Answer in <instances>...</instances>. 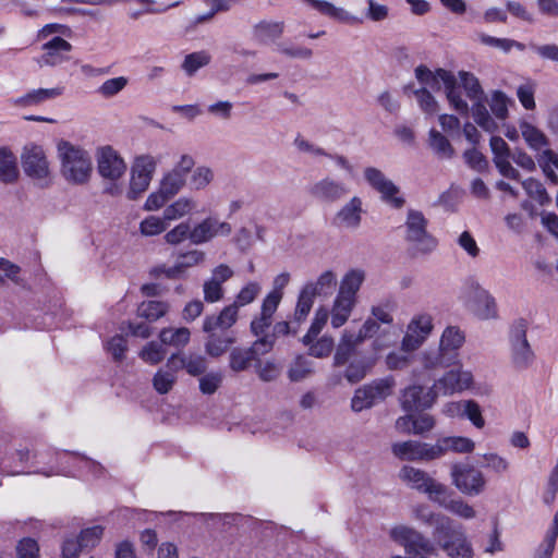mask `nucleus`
Here are the masks:
<instances>
[{"label":"nucleus","mask_w":558,"mask_h":558,"mask_svg":"<svg viewBox=\"0 0 558 558\" xmlns=\"http://www.w3.org/2000/svg\"><path fill=\"white\" fill-rule=\"evenodd\" d=\"M439 535L435 537L448 558H474L475 550L461 523L452 518L440 519Z\"/></svg>","instance_id":"obj_4"},{"label":"nucleus","mask_w":558,"mask_h":558,"mask_svg":"<svg viewBox=\"0 0 558 558\" xmlns=\"http://www.w3.org/2000/svg\"><path fill=\"white\" fill-rule=\"evenodd\" d=\"M205 342V352L211 357L223 355L235 339L229 335L207 333Z\"/></svg>","instance_id":"obj_43"},{"label":"nucleus","mask_w":558,"mask_h":558,"mask_svg":"<svg viewBox=\"0 0 558 558\" xmlns=\"http://www.w3.org/2000/svg\"><path fill=\"white\" fill-rule=\"evenodd\" d=\"M314 300L315 296L302 288L293 313V324L300 326L306 319L313 307Z\"/></svg>","instance_id":"obj_48"},{"label":"nucleus","mask_w":558,"mask_h":558,"mask_svg":"<svg viewBox=\"0 0 558 558\" xmlns=\"http://www.w3.org/2000/svg\"><path fill=\"white\" fill-rule=\"evenodd\" d=\"M284 32V22L282 21H260L253 26L252 37L260 44L266 45L276 41Z\"/></svg>","instance_id":"obj_32"},{"label":"nucleus","mask_w":558,"mask_h":558,"mask_svg":"<svg viewBox=\"0 0 558 558\" xmlns=\"http://www.w3.org/2000/svg\"><path fill=\"white\" fill-rule=\"evenodd\" d=\"M374 362L365 360H353L349 363L344 372V377L350 384L361 381L373 366Z\"/></svg>","instance_id":"obj_50"},{"label":"nucleus","mask_w":558,"mask_h":558,"mask_svg":"<svg viewBox=\"0 0 558 558\" xmlns=\"http://www.w3.org/2000/svg\"><path fill=\"white\" fill-rule=\"evenodd\" d=\"M527 329L529 322L524 318L515 319L509 329V360L517 371H525L535 362V353L526 337Z\"/></svg>","instance_id":"obj_7"},{"label":"nucleus","mask_w":558,"mask_h":558,"mask_svg":"<svg viewBox=\"0 0 558 558\" xmlns=\"http://www.w3.org/2000/svg\"><path fill=\"white\" fill-rule=\"evenodd\" d=\"M192 229L189 221L180 222L167 231L163 239L170 245H179L185 240L191 241Z\"/></svg>","instance_id":"obj_53"},{"label":"nucleus","mask_w":558,"mask_h":558,"mask_svg":"<svg viewBox=\"0 0 558 558\" xmlns=\"http://www.w3.org/2000/svg\"><path fill=\"white\" fill-rule=\"evenodd\" d=\"M510 99L500 90H494L490 95L489 107L493 114L499 119L505 120L508 117V104Z\"/></svg>","instance_id":"obj_57"},{"label":"nucleus","mask_w":558,"mask_h":558,"mask_svg":"<svg viewBox=\"0 0 558 558\" xmlns=\"http://www.w3.org/2000/svg\"><path fill=\"white\" fill-rule=\"evenodd\" d=\"M451 484L464 496L477 497L487 488L485 474L470 464L454 463L450 468Z\"/></svg>","instance_id":"obj_14"},{"label":"nucleus","mask_w":558,"mask_h":558,"mask_svg":"<svg viewBox=\"0 0 558 558\" xmlns=\"http://www.w3.org/2000/svg\"><path fill=\"white\" fill-rule=\"evenodd\" d=\"M390 538L403 546L408 554H434L435 547L433 543L421 532L412 526L399 524L389 531Z\"/></svg>","instance_id":"obj_16"},{"label":"nucleus","mask_w":558,"mask_h":558,"mask_svg":"<svg viewBox=\"0 0 558 558\" xmlns=\"http://www.w3.org/2000/svg\"><path fill=\"white\" fill-rule=\"evenodd\" d=\"M169 366L178 371L185 368L191 376H199L206 372L207 363L201 355L186 356L182 353H173L169 357Z\"/></svg>","instance_id":"obj_33"},{"label":"nucleus","mask_w":558,"mask_h":558,"mask_svg":"<svg viewBox=\"0 0 558 558\" xmlns=\"http://www.w3.org/2000/svg\"><path fill=\"white\" fill-rule=\"evenodd\" d=\"M458 77L466 97L472 101L471 112L475 123L484 131L495 133L498 124L486 108V95L478 78L468 71H460Z\"/></svg>","instance_id":"obj_5"},{"label":"nucleus","mask_w":558,"mask_h":558,"mask_svg":"<svg viewBox=\"0 0 558 558\" xmlns=\"http://www.w3.org/2000/svg\"><path fill=\"white\" fill-rule=\"evenodd\" d=\"M185 184V177L179 170H172L161 181L160 187L171 197L174 196Z\"/></svg>","instance_id":"obj_59"},{"label":"nucleus","mask_w":558,"mask_h":558,"mask_svg":"<svg viewBox=\"0 0 558 558\" xmlns=\"http://www.w3.org/2000/svg\"><path fill=\"white\" fill-rule=\"evenodd\" d=\"M336 282V274L331 270H326L319 275L316 281L308 282L303 288L316 298L330 294Z\"/></svg>","instance_id":"obj_42"},{"label":"nucleus","mask_w":558,"mask_h":558,"mask_svg":"<svg viewBox=\"0 0 558 558\" xmlns=\"http://www.w3.org/2000/svg\"><path fill=\"white\" fill-rule=\"evenodd\" d=\"M415 99L421 108L427 114H435L439 110V105L432 93L425 87L414 90Z\"/></svg>","instance_id":"obj_58"},{"label":"nucleus","mask_w":558,"mask_h":558,"mask_svg":"<svg viewBox=\"0 0 558 558\" xmlns=\"http://www.w3.org/2000/svg\"><path fill=\"white\" fill-rule=\"evenodd\" d=\"M97 169L100 177L110 181L121 179L126 171V163L111 146L100 147L96 154Z\"/></svg>","instance_id":"obj_22"},{"label":"nucleus","mask_w":558,"mask_h":558,"mask_svg":"<svg viewBox=\"0 0 558 558\" xmlns=\"http://www.w3.org/2000/svg\"><path fill=\"white\" fill-rule=\"evenodd\" d=\"M191 243L194 245L208 243L217 236H229L232 232V227L229 222L214 216L206 217L191 227Z\"/></svg>","instance_id":"obj_21"},{"label":"nucleus","mask_w":558,"mask_h":558,"mask_svg":"<svg viewBox=\"0 0 558 558\" xmlns=\"http://www.w3.org/2000/svg\"><path fill=\"white\" fill-rule=\"evenodd\" d=\"M106 350L114 361H122L128 350L126 339L121 335L113 336L106 344Z\"/></svg>","instance_id":"obj_64"},{"label":"nucleus","mask_w":558,"mask_h":558,"mask_svg":"<svg viewBox=\"0 0 558 558\" xmlns=\"http://www.w3.org/2000/svg\"><path fill=\"white\" fill-rule=\"evenodd\" d=\"M411 515L414 520L434 526L433 535L436 537L439 535V526L441 524L440 519L449 518L446 514L442 513H436L433 510H430L429 506L426 504H417L412 507L411 509Z\"/></svg>","instance_id":"obj_39"},{"label":"nucleus","mask_w":558,"mask_h":558,"mask_svg":"<svg viewBox=\"0 0 558 558\" xmlns=\"http://www.w3.org/2000/svg\"><path fill=\"white\" fill-rule=\"evenodd\" d=\"M57 155L62 178L72 185H85L93 174L89 153L73 142H59Z\"/></svg>","instance_id":"obj_2"},{"label":"nucleus","mask_w":558,"mask_h":558,"mask_svg":"<svg viewBox=\"0 0 558 558\" xmlns=\"http://www.w3.org/2000/svg\"><path fill=\"white\" fill-rule=\"evenodd\" d=\"M414 74L422 87L426 89L440 90L444 87L450 107L460 114L469 113V104L462 97L457 76L452 72L445 69L432 71L421 64L415 69Z\"/></svg>","instance_id":"obj_3"},{"label":"nucleus","mask_w":558,"mask_h":558,"mask_svg":"<svg viewBox=\"0 0 558 558\" xmlns=\"http://www.w3.org/2000/svg\"><path fill=\"white\" fill-rule=\"evenodd\" d=\"M311 195L319 201L336 202L349 193L348 186L331 178H324L311 186Z\"/></svg>","instance_id":"obj_28"},{"label":"nucleus","mask_w":558,"mask_h":558,"mask_svg":"<svg viewBox=\"0 0 558 558\" xmlns=\"http://www.w3.org/2000/svg\"><path fill=\"white\" fill-rule=\"evenodd\" d=\"M20 178V170L15 155L5 147L0 148V181L13 184Z\"/></svg>","instance_id":"obj_36"},{"label":"nucleus","mask_w":558,"mask_h":558,"mask_svg":"<svg viewBox=\"0 0 558 558\" xmlns=\"http://www.w3.org/2000/svg\"><path fill=\"white\" fill-rule=\"evenodd\" d=\"M365 278L366 274L361 268H352L341 278L329 312L330 324L333 328H340L349 320L357 304V294Z\"/></svg>","instance_id":"obj_1"},{"label":"nucleus","mask_w":558,"mask_h":558,"mask_svg":"<svg viewBox=\"0 0 558 558\" xmlns=\"http://www.w3.org/2000/svg\"><path fill=\"white\" fill-rule=\"evenodd\" d=\"M62 92L63 89L61 87L33 89L19 97L15 100V104L21 107L37 106L47 100L59 97Z\"/></svg>","instance_id":"obj_38"},{"label":"nucleus","mask_w":558,"mask_h":558,"mask_svg":"<svg viewBox=\"0 0 558 558\" xmlns=\"http://www.w3.org/2000/svg\"><path fill=\"white\" fill-rule=\"evenodd\" d=\"M72 45L60 36H54L41 46L43 54L36 58L39 68L59 66L70 60Z\"/></svg>","instance_id":"obj_23"},{"label":"nucleus","mask_w":558,"mask_h":558,"mask_svg":"<svg viewBox=\"0 0 558 558\" xmlns=\"http://www.w3.org/2000/svg\"><path fill=\"white\" fill-rule=\"evenodd\" d=\"M398 477L408 488L425 494L433 502L448 494V487L445 484L435 480L426 471L412 465H403L399 470Z\"/></svg>","instance_id":"obj_9"},{"label":"nucleus","mask_w":558,"mask_h":558,"mask_svg":"<svg viewBox=\"0 0 558 558\" xmlns=\"http://www.w3.org/2000/svg\"><path fill=\"white\" fill-rule=\"evenodd\" d=\"M235 305H228L218 315H207L203 320L202 330L205 333H218L230 329L238 320Z\"/></svg>","instance_id":"obj_29"},{"label":"nucleus","mask_w":558,"mask_h":558,"mask_svg":"<svg viewBox=\"0 0 558 558\" xmlns=\"http://www.w3.org/2000/svg\"><path fill=\"white\" fill-rule=\"evenodd\" d=\"M211 57L206 51H197L185 56L182 69L189 76H193L199 69L209 64Z\"/></svg>","instance_id":"obj_49"},{"label":"nucleus","mask_w":558,"mask_h":558,"mask_svg":"<svg viewBox=\"0 0 558 558\" xmlns=\"http://www.w3.org/2000/svg\"><path fill=\"white\" fill-rule=\"evenodd\" d=\"M374 396L367 385L355 390L351 400V408L354 412H361L375 405Z\"/></svg>","instance_id":"obj_56"},{"label":"nucleus","mask_w":558,"mask_h":558,"mask_svg":"<svg viewBox=\"0 0 558 558\" xmlns=\"http://www.w3.org/2000/svg\"><path fill=\"white\" fill-rule=\"evenodd\" d=\"M169 311V304L162 301H144L137 308V315L148 322H156Z\"/></svg>","instance_id":"obj_45"},{"label":"nucleus","mask_w":558,"mask_h":558,"mask_svg":"<svg viewBox=\"0 0 558 558\" xmlns=\"http://www.w3.org/2000/svg\"><path fill=\"white\" fill-rule=\"evenodd\" d=\"M178 369H173L169 366V359L167 360V364L165 367L159 368L153 377V387L154 389L160 393H168L177 383V373Z\"/></svg>","instance_id":"obj_40"},{"label":"nucleus","mask_w":558,"mask_h":558,"mask_svg":"<svg viewBox=\"0 0 558 558\" xmlns=\"http://www.w3.org/2000/svg\"><path fill=\"white\" fill-rule=\"evenodd\" d=\"M272 350L270 337L258 338L250 348H233L229 355V366L233 372L246 371L257 355L268 353Z\"/></svg>","instance_id":"obj_20"},{"label":"nucleus","mask_w":558,"mask_h":558,"mask_svg":"<svg viewBox=\"0 0 558 558\" xmlns=\"http://www.w3.org/2000/svg\"><path fill=\"white\" fill-rule=\"evenodd\" d=\"M463 303L465 308L481 320L495 319L498 316L496 299L477 281L470 280L463 290Z\"/></svg>","instance_id":"obj_8"},{"label":"nucleus","mask_w":558,"mask_h":558,"mask_svg":"<svg viewBox=\"0 0 558 558\" xmlns=\"http://www.w3.org/2000/svg\"><path fill=\"white\" fill-rule=\"evenodd\" d=\"M260 291V283L256 281H250L239 291L235 296V301L231 305H235L236 312L239 313V308L254 302Z\"/></svg>","instance_id":"obj_52"},{"label":"nucleus","mask_w":558,"mask_h":558,"mask_svg":"<svg viewBox=\"0 0 558 558\" xmlns=\"http://www.w3.org/2000/svg\"><path fill=\"white\" fill-rule=\"evenodd\" d=\"M466 165L477 172H483L487 169L488 162L484 155L476 148L472 147L463 154Z\"/></svg>","instance_id":"obj_63"},{"label":"nucleus","mask_w":558,"mask_h":558,"mask_svg":"<svg viewBox=\"0 0 558 558\" xmlns=\"http://www.w3.org/2000/svg\"><path fill=\"white\" fill-rule=\"evenodd\" d=\"M371 393L374 396L375 403L385 400L391 395L393 381L392 379H379L367 385Z\"/></svg>","instance_id":"obj_62"},{"label":"nucleus","mask_w":558,"mask_h":558,"mask_svg":"<svg viewBox=\"0 0 558 558\" xmlns=\"http://www.w3.org/2000/svg\"><path fill=\"white\" fill-rule=\"evenodd\" d=\"M436 504H438L440 507H442L445 510L449 511L453 515L470 521L477 517L476 509L469 504L466 500L457 497L448 499L447 495L441 496Z\"/></svg>","instance_id":"obj_35"},{"label":"nucleus","mask_w":558,"mask_h":558,"mask_svg":"<svg viewBox=\"0 0 558 558\" xmlns=\"http://www.w3.org/2000/svg\"><path fill=\"white\" fill-rule=\"evenodd\" d=\"M165 344L160 341L146 343L138 353V356L147 364L157 365L166 357Z\"/></svg>","instance_id":"obj_47"},{"label":"nucleus","mask_w":558,"mask_h":558,"mask_svg":"<svg viewBox=\"0 0 558 558\" xmlns=\"http://www.w3.org/2000/svg\"><path fill=\"white\" fill-rule=\"evenodd\" d=\"M290 281V275L282 272L274 279V289L263 299L260 313L251 322V331L259 336L271 326L272 317L283 296V289Z\"/></svg>","instance_id":"obj_10"},{"label":"nucleus","mask_w":558,"mask_h":558,"mask_svg":"<svg viewBox=\"0 0 558 558\" xmlns=\"http://www.w3.org/2000/svg\"><path fill=\"white\" fill-rule=\"evenodd\" d=\"M190 339H191V331L186 327H179V328L166 327V328H162L159 332V340L165 345L183 348L190 342Z\"/></svg>","instance_id":"obj_41"},{"label":"nucleus","mask_w":558,"mask_h":558,"mask_svg":"<svg viewBox=\"0 0 558 558\" xmlns=\"http://www.w3.org/2000/svg\"><path fill=\"white\" fill-rule=\"evenodd\" d=\"M275 51L292 59L308 60L313 56L312 49L303 46H295L289 43H278L276 45Z\"/></svg>","instance_id":"obj_54"},{"label":"nucleus","mask_w":558,"mask_h":558,"mask_svg":"<svg viewBox=\"0 0 558 558\" xmlns=\"http://www.w3.org/2000/svg\"><path fill=\"white\" fill-rule=\"evenodd\" d=\"M206 260V253L201 250H191L181 253L174 265L166 270V277L169 279H177L182 277L190 268L199 266Z\"/></svg>","instance_id":"obj_31"},{"label":"nucleus","mask_w":558,"mask_h":558,"mask_svg":"<svg viewBox=\"0 0 558 558\" xmlns=\"http://www.w3.org/2000/svg\"><path fill=\"white\" fill-rule=\"evenodd\" d=\"M363 174L368 185L380 194L385 203L393 208H401L404 205L405 201L400 195L399 187L379 169L367 167L364 169Z\"/></svg>","instance_id":"obj_18"},{"label":"nucleus","mask_w":558,"mask_h":558,"mask_svg":"<svg viewBox=\"0 0 558 558\" xmlns=\"http://www.w3.org/2000/svg\"><path fill=\"white\" fill-rule=\"evenodd\" d=\"M492 150L495 155V163L500 173L507 178L514 179L517 170L510 165V158L520 167L532 170L534 168L533 159L525 153L517 151L511 154L507 142H490Z\"/></svg>","instance_id":"obj_19"},{"label":"nucleus","mask_w":558,"mask_h":558,"mask_svg":"<svg viewBox=\"0 0 558 558\" xmlns=\"http://www.w3.org/2000/svg\"><path fill=\"white\" fill-rule=\"evenodd\" d=\"M313 369V362L302 355H299L291 363L288 369V377L291 381H301L312 375Z\"/></svg>","instance_id":"obj_46"},{"label":"nucleus","mask_w":558,"mask_h":558,"mask_svg":"<svg viewBox=\"0 0 558 558\" xmlns=\"http://www.w3.org/2000/svg\"><path fill=\"white\" fill-rule=\"evenodd\" d=\"M197 210V202L192 197H179L168 205L165 210V219L169 222L182 219Z\"/></svg>","instance_id":"obj_37"},{"label":"nucleus","mask_w":558,"mask_h":558,"mask_svg":"<svg viewBox=\"0 0 558 558\" xmlns=\"http://www.w3.org/2000/svg\"><path fill=\"white\" fill-rule=\"evenodd\" d=\"M169 223L170 222L165 219V214L162 217L150 215L145 217L140 222L138 230L143 236H156L163 233L167 230Z\"/></svg>","instance_id":"obj_44"},{"label":"nucleus","mask_w":558,"mask_h":558,"mask_svg":"<svg viewBox=\"0 0 558 558\" xmlns=\"http://www.w3.org/2000/svg\"><path fill=\"white\" fill-rule=\"evenodd\" d=\"M129 83L128 77L118 76L106 80L97 89V93L104 98H111L122 92Z\"/></svg>","instance_id":"obj_55"},{"label":"nucleus","mask_w":558,"mask_h":558,"mask_svg":"<svg viewBox=\"0 0 558 558\" xmlns=\"http://www.w3.org/2000/svg\"><path fill=\"white\" fill-rule=\"evenodd\" d=\"M363 215V202L361 197H351L335 215L333 225L345 230L360 228Z\"/></svg>","instance_id":"obj_26"},{"label":"nucleus","mask_w":558,"mask_h":558,"mask_svg":"<svg viewBox=\"0 0 558 558\" xmlns=\"http://www.w3.org/2000/svg\"><path fill=\"white\" fill-rule=\"evenodd\" d=\"M474 448L475 444L471 438L463 436L442 437L434 444L435 460L440 459L448 452L470 453Z\"/></svg>","instance_id":"obj_30"},{"label":"nucleus","mask_w":558,"mask_h":558,"mask_svg":"<svg viewBox=\"0 0 558 558\" xmlns=\"http://www.w3.org/2000/svg\"><path fill=\"white\" fill-rule=\"evenodd\" d=\"M24 174L40 189L49 187L53 182V172L46 151L41 146L27 144L21 153Z\"/></svg>","instance_id":"obj_6"},{"label":"nucleus","mask_w":558,"mask_h":558,"mask_svg":"<svg viewBox=\"0 0 558 558\" xmlns=\"http://www.w3.org/2000/svg\"><path fill=\"white\" fill-rule=\"evenodd\" d=\"M416 361L421 368L426 372L436 371L438 368L449 367L452 363L439 349V347H428L416 355Z\"/></svg>","instance_id":"obj_34"},{"label":"nucleus","mask_w":558,"mask_h":558,"mask_svg":"<svg viewBox=\"0 0 558 558\" xmlns=\"http://www.w3.org/2000/svg\"><path fill=\"white\" fill-rule=\"evenodd\" d=\"M434 330V318L428 313L415 314L407 325L405 333L401 340V350L411 353L418 350L429 338Z\"/></svg>","instance_id":"obj_15"},{"label":"nucleus","mask_w":558,"mask_h":558,"mask_svg":"<svg viewBox=\"0 0 558 558\" xmlns=\"http://www.w3.org/2000/svg\"><path fill=\"white\" fill-rule=\"evenodd\" d=\"M478 40L486 46L495 47L497 49L502 50L504 52H509L512 48H517L521 51L525 49V45L509 38H497L486 34H478Z\"/></svg>","instance_id":"obj_51"},{"label":"nucleus","mask_w":558,"mask_h":558,"mask_svg":"<svg viewBox=\"0 0 558 558\" xmlns=\"http://www.w3.org/2000/svg\"><path fill=\"white\" fill-rule=\"evenodd\" d=\"M392 453L400 460L425 461L435 460L434 444L407 440L391 446Z\"/></svg>","instance_id":"obj_25"},{"label":"nucleus","mask_w":558,"mask_h":558,"mask_svg":"<svg viewBox=\"0 0 558 558\" xmlns=\"http://www.w3.org/2000/svg\"><path fill=\"white\" fill-rule=\"evenodd\" d=\"M308 347V354L314 356V357H317V359H323V357H327L333 347H335V342H333V339L329 336H323L322 338L319 339H315L311 342Z\"/></svg>","instance_id":"obj_60"},{"label":"nucleus","mask_w":558,"mask_h":558,"mask_svg":"<svg viewBox=\"0 0 558 558\" xmlns=\"http://www.w3.org/2000/svg\"><path fill=\"white\" fill-rule=\"evenodd\" d=\"M379 332V325L375 320H364L359 329L347 328L343 330L336 353L333 355V365H344L354 351L367 339L373 338Z\"/></svg>","instance_id":"obj_12"},{"label":"nucleus","mask_w":558,"mask_h":558,"mask_svg":"<svg viewBox=\"0 0 558 558\" xmlns=\"http://www.w3.org/2000/svg\"><path fill=\"white\" fill-rule=\"evenodd\" d=\"M452 368L442 373L432 385L437 397H450L474 388L473 373L462 366L460 362L452 364Z\"/></svg>","instance_id":"obj_13"},{"label":"nucleus","mask_w":558,"mask_h":558,"mask_svg":"<svg viewBox=\"0 0 558 558\" xmlns=\"http://www.w3.org/2000/svg\"><path fill=\"white\" fill-rule=\"evenodd\" d=\"M427 219L422 211L408 210L404 222V239L409 246L417 253H430L437 246L436 239L427 231Z\"/></svg>","instance_id":"obj_11"},{"label":"nucleus","mask_w":558,"mask_h":558,"mask_svg":"<svg viewBox=\"0 0 558 558\" xmlns=\"http://www.w3.org/2000/svg\"><path fill=\"white\" fill-rule=\"evenodd\" d=\"M199 390L203 395H214L223 381L221 372H209L199 378Z\"/></svg>","instance_id":"obj_61"},{"label":"nucleus","mask_w":558,"mask_h":558,"mask_svg":"<svg viewBox=\"0 0 558 558\" xmlns=\"http://www.w3.org/2000/svg\"><path fill=\"white\" fill-rule=\"evenodd\" d=\"M437 398L433 386L424 388L420 385H413L404 389L401 397V405L407 412L425 410L433 407Z\"/></svg>","instance_id":"obj_24"},{"label":"nucleus","mask_w":558,"mask_h":558,"mask_svg":"<svg viewBox=\"0 0 558 558\" xmlns=\"http://www.w3.org/2000/svg\"><path fill=\"white\" fill-rule=\"evenodd\" d=\"M465 342V333L458 326H447L440 337L438 347L452 364L459 362V351Z\"/></svg>","instance_id":"obj_27"},{"label":"nucleus","mask_w":558,"mask_h":558,"mask_svg":"<svg viewBox=\"0 0 558 558\" xmlns=\"http://www.w3.org/2000/svg\"><path fill=\"white\" fill-rule=\"evenodd\" d=\"M156 169V160L149 155H142L135 158L131 167L130 187L126 197L135 201L149 186Z\"/></svg>","instance_id":"obj_17"}]
</instances>
